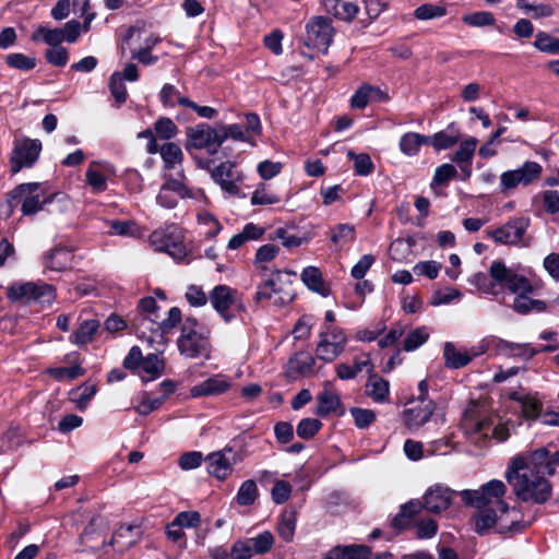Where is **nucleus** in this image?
<instances>
[{
	"mask_svg": "<svg viewBox=\"0 0 559 559\" xmlns=\"http://www.w3.org/2000/svg\"><path fill=\"white\" fill-rule=\"evenodd\" d=\"M182 320L181 310L178 307L169 309L167 318L158 320V336L160 343L165 342V336L169 334Z\"/></svg>",
	"mask_w": 559,
	"mask_h": 559,
	"instance_id": "79ce46f5",
	"label": "nucleus"
},
{
	"mask_svg": "<svg viewBox=\"0 0 559 559\" xmlns=\"http://www.w3.org/2000/svg\"><path fill=\"white\" fill-rule=\"evenodd\" d=\"M316 359L309 352L296 353L287 362L289 377H310L314 373Z\"/></svg>",
	"mask_w": 559,
	"mask_h": 559,
	"instance_id": "b1692460",
	"label": "nucleus"
},
{
	"mask_svg": "<svg viewBox=\"0 0 559 559\" xmlns=\"http://www.w3.org/2000/svg\"><path fill=\"white\" fill-rule=\"evenodd\" d=\"M484 350H459L451 342H447L443 347L444 365L450 369H460L468 365L473 358L483 354Z\"/></svg>",
	"mask_w": 559,
	"mask_h": 559,
	"instance_id": "412c9836",
	"label": "nucleus"
},
{
	"mask_svg": "<svg viewBox=\"0 0 559 559\" xmlns=\"http://www.w3.org/2000/svg\"><path fill=\"white\" fill-rule=\"evenodd\" d=\"M211 177L228 197H246L240 190V183L245 179L243 174L236 168L234 163H221L212 170Z\"/></svg>",
	"mask_w": 559,
	"mask_h": 559,
	"instance_id": "f8f14e48",
	"label": "nucleus"
},
{
	"mask_svg": "<svg viewBox=\"0 0 559 559\" xmlns=\"http://www.w3.org/2000/svg\"><path fill=\"white\" fill-rule=\"evenodd\" d=\"M295 275L296 273L292 271H274L271 278L258 285L253 297L254 302L257 305L267 302L275 307L292 302L295 298L292 277Z\"/></svg>",
	"mask_w": 559,
	"mask_h": 559,
	"instance_id": "7ed1b4c3",
	"label": "nucleus"
},
{
	"mask_svg": "<svg viewBox=\"0 0 559 559\" xmlns=\"http://www.w3.org/2000/svg\"><path fill=\"white\" fill-rule=\"evenodd\" d=\"M429 333L425 326L417 328L411 331L403 342V349L406 352H413L427 342Z\"/></svg>",
	"mask_w": 559,
	"mask_h": 559,
	"instance_id": "5fc2aeb1",
	"label": "nucleus"
},
{
	"mask_svg": "<svg viewBox=\"0 0 559 559\" xmlns=\"http://www.w3.org/2000/svg\"><path fill=\"white\" fill-rule=\"evenodd\" d=\"M160 316L134 314L130 319V325L136 335L148 343H160L158 336V320Z\"/></svg>",
	"mask_w": 559,
	"mask_h": 559,
	"instance_id": "6ab92c4d",
	"label": "nucleus"
},
{
	"mask_svg": "<svg viewBox=\"0 0 559 559\" xmlns=\"http://www.w3.org/2000/svg\"><path fill=\"white\" fill-rule=\"evenodd\" d=\"M41 142L37 139L22 138L13 143L10 155V173L16 175L23 168H31L39 158Z\"/></svg>",
	"mask_w": 559,
	"mask_h": 559,
	"instance_id": "6e6552de",
	"label": "nucleus"
},
{
	"mask_svg": "<svg viewBox=\"0 0 559 559\" xmlns=\"http://www.w3.org/2000/svg\"><path fill=\"white\" fill-rule=\"evenodd\" d=\"M154 130L156 135L163 140H170L178 133L177 126L167 117L158 118L154 123Z\"/></svg>",
	"mask_w": 559,
	"mask_h": 559,
	"instance_id": "0e129e2a",
	"label": "nucleus"
},
{
	"mask_svg": "<svg viewBox=\"0 0 559 559\" xmlns=\"http://www.w3.org/2000/svg\"><path fill=\"white\" fill-rule=\"evenodd\" d=\"M100 324L96 319L82 320L78 329L70 335V342L83 346L91 343Z\"/></svg>",
	"mask_w": 559,
	"mask_h": 559,
	"instance_id": "2f4dec72",
	"label": "nucleus"
},
{
	"mask_svg": "<svg viewBox=\"0 0 559 559\" xmlns=\"http://www.w3.org/2000/svg\"><path fill=\"white\" fill-rule=\"evenodd\" d=\"M477 139L469 136L464 141H461L459 148L455 151L451 160L459 164L472 163L473 156L477 147Z\"/></svg>",
	"mask_w": 559,
	"mask_h": 559,
	"instance_id": "ea45409f",
	"label": "nucleus"
},
{
	"mask_svg": "<svg viewBox=\"0 0 559 559\" xmlns=\"http://www.w3.org/2000/svg\"><path fill=\"white\" fill-rule=\"evenodd\" d=\"M347 157L354 162V171L357 176H368L374 169L370 156L366 153L356 154L354 151L348 150Z\"/></svg>",
	"mask_w": 559,
	"mask_h": 559,
	"instance_id": "c03bdc74",
	"label": "nucleus"
},
{
	"mask_svg": "<svg viewBox=\"0 0 559 559\" xmlns=\"http://www.w3.org/2000/svg\"><path fill=\"white\" fill-rule=\"evenodd\" d=\"M204 461L207 463L209 474L218 480H225L233 473L234 464L237 463L236 453L228 447L210 453Z\"/></svg>",
	"mask_w": 559,
	"mask_h": 559,
	"instance_id": "f3484780",
	"label": "nucleus"
},
{
	"mask_svg": "<svg viewBox=\"0 0 559 559\" xmlns=\"http://www.w3.org/2000/svg\"><path fill=\"white\" fill-rule=\"evenodd\" d=\"M528 226L530 219L527 217H514L501 227L486 230V235L502 245H516L522 240Z\"/></svg>",
	"mask_w": 559,
	"mask_h": 559,
	"instance_id": "2eb2a0df",
	"label": "nucleus"
},
{
	"mask_svg": "<svg viewBox=\"0 0 559 559\" xmlns=\"http://www.w3.org/2000/svg\"><path fill=\"white\" fill-rule=\"evenodd\" d=\"M329 234L331 242L337 249H342L346 245L353 242L356 238L355 226L348 223L331 227Z\"/></svg>",
	"mask_w": 559,
	"mask_h": 559,
	"instance_id": "72a5a7b5",
	"label": "nucleus"
},
{
	"mask_svg": "<svg viewBox=\"0 0 559 559\" xmlns=\"http://www.w3.org/2000/svg\"><path fill=\"white\" fill-rule=\"evenodd\" d=\"M532 293H525L523 295L515 296L513 300V310L519 314H528L531 312H545L547 310V304L539 299H533L530 297Z\"/></svg>",
	"mask_w": 559,
	"mask_h": 559,
	"instance_id": "473e14b6",
	"label": "nucleus"
},
{
	"mask_svg": "<svg viewBox=\"0 0 559 559\" xmlns=\"http://www.w3.org/2000/svg\"><path fill=\"white\" fill-rule=\"evenodd\" d=\"M489 274L498 285H506L516 296L534 292V286L527 277L514 273L502 261H493Z\"/></svg>",
	"mask_w": 559,
	"mask_h": 559,
	"instance_id": "9d476101",
	"label": "nucleus"
},
{
	"mask_svg": "<svg viewBox=\"0 0 559 559\" xmlns=\"http://www.w3.org/2000/svg\"><path fill=\"white\" fill-rule=\"evenodd\" d=\"M306 32L309 44L319 50H328L334 34V29L329 17H312L306 25Z\"/></svg>",
	"mask_w": 559,
	"mask_h": 559,
	"instance_id": "dca6fc26",
	"label": "nucleus"
},
{
	"mask_svg": "<svg viewBox=\"0 0 559 559\" xmlns=\"http://www.w3.org/2000/svg\"><path fill=\"white\" fill-rule=\"evenodd\" d=\"M427 135L417 132L404 133L399 143L401 152L407 156H416L421 145H428Z\"/></svg>",
	"mask_w": 559,
	"mask_h": 559,
	"instance_id": "f704fd0d",
	"label": "nucleus"
},
{
	"mask_svg": "<svg viewBox=\"0 0 559 559\" xmlns=\"http://www.w3.org/2000/svg\"><path fill=\"white\" fill-rule=\"evenodd\" d=\"M218 131H219L221 145L227 139H233L236 141H248L247 133L240 124L234 123V124H229V126H221L218 128Z\"/></svg>",
	"mask_w": 559,
	"mask_h": 559,
	"instance_id": "774afa93",
	"label": "nucleus"
},
{
	"mask_svg": "<svg viewBox=\"0 0 559 559\" xmlns=\"http://www.w3.org/2000/svg\"><path fill=\"white\" fill-rule=\"evenodd\" d=\"M180 355L189 359H210L212 353L211 331L194 317H187L177 338Z\"/></svg>",
	"mask_w": 559,
	"mask_h": 559,
	"instance_id": "f03ea898",
	"label": "nucleus"
},
{
	"mask_svg": "<svg viewBox=\"0 0 559 559\" xmlns=\"http://www.w3.org/2000/svg\"><path fill=\"white\" fill-rule=\"evenodd\" d=\"M5 62L9 67L21 71H29L36 67V59L34 57H28L20 52L8 55Z\"/></svg>",
	"mask_w": 559,
	"mask_h": 559,
	"instance_id": "052dcab7",
	"label": "nucleus"
},
{
	"mask_svg": "<svg viewBox=\"0 0 559 559\" xmlns=\"http://www.w3.org/2000/svg\"><path fill=\"white\" fill-rule=\"evenodd\" d=\"M507 492V486L502 480L492 479L484 484L479 489L472 490L465 489L460 492L462 500L465 504L474 508H484L495 506L501 507L503 497Z\"/></svg>",
	"mask_w": 559,
	"mask_h": 559,
	"instance_id": "0eeeda50",
	"label": "nucleus"
},
{
	"mask_svg": "<svg viewBox=\"0 0 559 559\" xmlns=\"http://www.w3.org/2000/svg\"><path fill=\"white\" fill-rule=\"evenodd\" d=\"M499 348L507 353L508 355L520 357L524 359H531L535 355L542 352H555L558 349V345L548 344L544 345L540 348L533 347L530 343H511L508 341H501L499 343Z\"/></svg>",
	"mask_w": 559,
	"mask_h": 559,
	"instance_id": "5701e85b",
	"label": "nucleus"
},
{
	"mask_svg": "<svg viewBox=\"0 0 559 559\" xmlns=\"http://www.w3.org/2000/svg\"><path fill=\"white\" fill-rule=\"evenodd\" d=\"M436 411V403L432 400H412L407 403L402 413L405 427L415 432L424 427Z\"/></svg>",
	"mask_w": 559,
	"mask_h": 559,
	"instance_id": "ddd939ff",
	"label": "nucleus"
},
{
	"mask_svg": "<svg viewBox=\"0 0 559 559\" xmlns=\"http://www.w3.org/2000/svg\"><path fill=\"white\" fill-rule=\"evenodd\" d=\"M142 535V530L136 524H122L114 533L111 545H115L119 550H126L135 545Z\"/></svg>",
	"mask_w": 559,
	"mask_h": 559,
	"instance_id": "bb28decb",
	"label": "nucleus"
},
{
	"mask_svg": "<svg viewBox=\"0 0 559 559\" xmlns=\"http://www.w3.org/2000/svg\"><path fill=\"white\" fill-rule=\"evenodd\" d=\"M253 554L263 555L269 552L274 544V537L271 532L264 531L255 537L247 539Z\"/></svg>",
	"mask_w": 559,
	"mask_h": 559,
	"instance_id": "3c124183",
	"label": "nucleus"
},
{
	"mask_svg": "<svg viewBox=\"0 0 559 559\" xmlns=\"http://www.w3.org/2000/svg\"><path fill=\"white\" fill-rule=\"evenodd\" d=\"M324 10L334 15L336 19L352 22L357 13L359 12V7L357 1L352 0H322Z\"/></svg>",
	"mask_w": 559,
	"mask_h": 559,
	"instance_id": "a878e982",
	"label": "nucleus"
},
{
	"mask_svg": "<svg viewBox=\"0 0 559 559\" xmlns=\"http://www.w3.org/2000/svg\"><path fill=\"white\" fill-rule=\"evenodd\" d=\"M349 412L354 418L355 426L359 429L368 428L376 420V413L371 409L352 407Z\"/></svg>",
	"mask_w": 559,
	"mask_h": 559,
	"instance_id": "338daca9",
	"label": "nucleus"
},
{
	"mask_svg": "<svg viewBox=\"0 0 559 559\" xmlns=\"http://www.w3.org/2000/svg\"><path fill=\"white\" fill-rule=\"evenodd\" d=\"M296 528V518L294 513H285L281 516L277 524V533L280 537L289 543L293 540Z\"/></svg>",
	"mask_w": 559,
	"mask_h": 559,
	"instance_id": "4d7b16f0",
	"label": "nucleus"
},
{
	"mask_svg": "<svg viewBox=\"0 0 559 559\" xmlns=\"http://www.w3.org/2000/svg\"><path fill=\"white\" fill-rule=\"evenodd\" d=\"M454 491L448 487L436 486L424 496V508L433 513L447 510L452 502Z\"/></svg>",
	"mask_w": 559,
	"mask_h": 559,
	"instance_id": "aec40b11",
	"label": "nucleus"
},
{
	"mask_svg": "<svg viewBox=\"0 0 559 559\" xmlns=\"http://www.w3.org/2000/svg\"><path fill=\"white\" fill-rule=\"evenodd\" d=\"M365 393L376 403H385L390 396V383L377 373H370L365 385Z\"/></svg>",
	"mask_w": 559,
	"mask_h": 559,
	"instance_id": "cd10ccee",
	"label": "nucleus"
},
{
	"mask_svg": "<svg viewBox=\"0 0 559 559\" xmlns=\"http://www.w3.org/2000/svg\"><path fill=\"white\" fill-rule=\"evenodd\" d=\"M447 9L443 5L440 4H432V3H424L419 5L415 12L414 15L418 20H431L436 17H441L445 15Z\"/></svg>",
	"mask_w": 559,
	"mask_h": 559,
	"instance_id": "680f3d73",
	"label": "nucleus"
},
{
	"mask_svg": "<svg viewBox=\"0 0 559 559\" xmlns=\"http://www.w3.org/2000/svg\"><path fill=\"white\" fill-rule=\"evenodd\" d=\"M543 166L533 160H526L521 167L507 170L500 176L501 192H508L519 186H530L540 178Z\"/></svg>",
	"mask_w": 559,
	"mask_h": 559,
	"instance_id": "1a4fd4ad",
	"label": "nucleus"
},
{
	"mask_svg": "<svg viewBox=\"0 0 559 559\" xmlns=\"http://www.w3.org/2000/svg\"><path fill=\"white\" fill-rule=\"evenodd\" d=\"M301 280L305 285L322 296L329 294V288L325 286L321 271L316 266H307L301 273Z\"/></svg>",
	"mask_w": 559,
	"mask_h": 559,
	"instance_id": "c9c22d12",
	"label": "nucleus"
},
{
	"mask_svg": "<svg viewBox=\"0 0 559 559\" xmlns=\"http://www.w3.org/2000/svg\"><path fill=\"white\" fill-rule=\"evenodd\" d=\"M230 385V381L226 377L216 374L192 386L190 389V395L192 397L219 395L228 391Z\"/></svg>",
	"mask_w": 559,
	"mask_h": 559,
	"instance_id": "4be33fe9",
	"label": "nucleus"
},
{
	"mask_svg": "<svg viewBox=\"0 0 559 559\" xmlns=\"http://www.w3.org/2000/svg\"><path fill=\"white\" fill-rule=\"evenodd\" d=\"M316 414L325 417L330 414H343L340 396L329 390L320 392L317 396Z\"/></svg>",
	"mask_w": 559,
	"mask_h": 559,
	"instance_id": "c85d7f7f",
	"label": "nucleus"
},
{
	"mask_svg": "<svg viewBox=\"0 0 559 559\" xmlns=\"http://www.w3.org/2000/svg\"><path fill=\"white\" fill-rule=\"evenodd\" d=\"M187 135V150L191 147L198 150L206 148L210 154H215L221 147L218 129L212 128L209 124L200 123L193 128H189Z\"/></svg>",
	"mask_w": 559,
	"mask_h": 559,
	"instance_id": "4468645a",
	"label": "nucleus"
},
{
	"mask_svg": "<svg viewBox=\"0 0 559 559\" xmlns=\"http://www.w3.org/2000/svg\"><path fill=\"white\" fill-rule=\"evenodd\" d=\"M198 222L200 225L207 228L205 231L206 238H214L222 230V225L218 219L207 211L198 214Z\"/></svg>",
	"mask_w": 559,
	"mask_h": 559,
	"instance_id": "69168bd1",
	"label": "nucleus"
},
{
	"mask_svg": "<svg viewBox=\"0 0 559 559\" xmlns=\"http://www.w3.org/2000/svg\"><path fill=\"white\" fill-rule=\"evenodd\" d=\"M74 254L70 249L55 247L44 257V264L55 272H63L73 267Z\"/></svg>",
	"mask_w": 559,
	"mask_h": 559,
	"instance_id": "393cba45",
	"label": "nucleus"
},
{
	"mask_svg": "<svg viewBox=\"0 0 559 559\" xmlns=\"http://www.w3.org/2000/svg\"><path fill=\"white\" fill-rule=\"evenodd\" d=\"M63 34L61 28H48L45 26H39L35 33L33 34V39L38 40L41 39L49 46L56 47L60 46L63 40Z\"/></svg>",
	"mask_w": 559,
	"mask_h": 559,
	"instance_id": "864d4df0",
	"label": "nucleus"
},
{
	"mask_svg": "<svg viewBox=\"0 0 559 559\" xmlns=\"http://www.w3.org/2000/svg\"><path fill=\"white\" fill-rule=\"evenodd\" d=\"M498 522H497V533L498 534H519L524 532L531 522H525L522 520L519 510L515 508H509L507 503H501V507L497 508Z\"/></svg>",
	"mask_w": 559,
	"mask_h": 559,
	"instance_id": "a211bd4d",
	"label": "nucleus"
},
{
	"mask_svg": "<svg viewBox=\"0 0 559 559\" xmlns=\"http://www.w3.org/2000/svg\"><path fill=\"white\" fill-rule=\"evenodd\" d=\"M210 302L225 323H230L247 311L242 295L225 284L214 286L209 293Z\"/></svg>",
	"mask_w": 559,
	"mask_h": 559,
	"instance_id": "39448f33",
	"label": "nucleus"
},
{
	"mask_svg": "<svg viewBox=\"0 0 559 559\" xmlns=\"http://www.w3.org/2000/svg\"><path fill=\"white\" fill-rule=\"evenodd\" d=\"M322 423L316 418L301 419L296 428L297 436L302 439H311L321 429Z\"/></svg>",
	"mask_w": 559,
	"mask_h": 559,
	"instance_id": "e2e57ef3",
	"label": "nucleus"
},
{
	"mask_svg": "<svg viewBox=\"0 0 559 559\" xmlns=\"http://www.w3.org/2000/svg\"><path fill=\"white\" fill-rule=\"evenodd\" d=\"M97 392V386L95 384H85L82 385L71 392L72 401L76 404V407L80 411H83L87 407L91 400Z\"/></svg>",
	"mask_w": 559,
	"mask_h": 559,
	"instance_id": "09e8293b",
	"label": "nucleus"
},
{
	"mask_svg": "<svg viewBox=\"0 0 559 559\" xmlns=\"http://www.w3.org/2000/svg\"><path fill=\"white\" fill-rule=\"evenodd\" d=\"M185 298L187 302L194 308L204 307L210 301L209 294H206L201 286L194 284L187 287Z\"/></svg>",
	"mask_w": 559,
	"mask_h": 559,
	"instance_id": "13d9d810",
	"label": "nucleus"
},
{
	"mask_svg": "<svg viewBox=\"0 0 559 559\" xmlns=\"http://www.w3.org/2000/svg\"><path fill=\"white\" fill-rule=\"evenodd\" d=\"M281 201V198L270 191L265 183H260L251 195L252 205H273Z\"/></svg>",
	"mask_w": 559,
	"mask_h": 559,
	"instance_id": "8fccbe9b",
	"label": "nucleus"
},
{
	"mask_svg": "<svg viewBox=\"0 0 559 559\" xmlns=\"http://www.w3.org/2000/svg\"><path fill=\"white\" fill-rule=\"evenodd\" d=\"M491 423L485 416L477 404L472 403L463 413L461 428L472 442L479 443L486 440L490 431Z\"/></svg>",
	"mask_w": 559,
	"mask_h": 559,
	"instance_id": "9b49d317",
	"label": "nucleus"
},
{
	"mask_svg": "<svg viewBox=\"0 0 559 559\" xmlns=\"http://www.w3.org/2000/svg\"><path fill=\"white\" fill-rule=\"evenodd\" d=\"M109 91L115 98V106L119 108L127 102L128 92L123 83V78L119 72H114L109 79Z\"/></svg>",
	"mask_w": 559,
	"mask_h": 559,
	"instance_id": "49530a36",
	"label": "nucleus"
},
{
	"mask_svg": "<svg viewBox=\"0 0 559 559\" xmlns=\"http://www.w3.org/2000/svg\"><path fill=\"white\" fill-rule=\"evenodd\" d=\"M98 163L92 162L85 173L86 183L91 187L93 193H102L107 189L106 176L97 169Z\"/></svg>",
	"mask_w": 559,
	"mask_h": 559,
	"instance_id": "58836bf2",
	"label": "nucleus"
},
{
	"mask_svg": "<svg viewBox=\"0 0 559 559\" xmlns=\"http://www.w3.org/2000/svg\"><path fill=\"white\" fill-rule=\"evenodd\" d=\"M462 21L472 27H484L493 25L496 19L491 12L477 11L463 15Z\"/></svg>",
	"mask_w": 559,
	"mask_h": 559,
	"instance_id": "6e6d98bb",
	"label": "nucleus"
},
{
	"mask_svg": "<svg viewBox=\"0 0 559 559\" xmlns=\"http://www.w3.org/2000/svg\"><path fill=\"white\" fill-rule=\"evenodd\" d=\"M35 283L14 284L8 288L7 296L11 301L31 302L32 293L36 290Z\"/></svg>",
	"mask_w": 559,
	"mask_h": 559,
	"instance_id": "a18cd8bd",
	"label": "nucleus"
},
{
	"mask_svg": "<svg viewBox=\"0 0 559 559\" xmlns=\"http://www.w3.org/2000/svg\"><path fill=\"white\" fill-rule=\"evenodd\" d=\"M160 156L166 169H171L180 165L183 159V153L180 146L174 142H167L160 147Z\"/></svg>",
	"mask_w": 559,
	"mask_h": 559,
	"instance_id": "a19ab883",
	"label": "nucleus"
},
{
	"mask_svg": "<svg viewBox=\"0 0 559 559\" xmlns=\"http://www.w3.org/2000/svg\"><path fill=\"white\" fill-rule=\"evenodd\" d=\"M148 241L156 251L170 252L171 248L176 247L173 234L166 229L154 230Z\"/></svg>",
	"mask_w": 559,
	"mask_h": 559,
	"instance_id": "37998d69",
	"label": "nucleus"
},
{
	"mask_svg": "<svg viewBox=\"0 0 559 559\" xmlns=\"http://www.w3.org/2000/svg\"><path fill=\"white\" fill-rule=\"evenodd\" d=\"M50 202L39 182H27L16 186L8 192L7 203L11 214L19 205L23 215H34L43 210L44 204Z\"/></svg>",
	"mask_w": 559,
	"mask_h": 559,
	"instance_id": "20e7f679",
	"label": "nucleus"
},
{
	"mask_svg": "<svg viewBox=\"0 0 559 559\" xmlns=\"http://www.w3.org/2000/svg\"><path fill=\"white\" fill-rule=\"evenodd\" d=\"M559 473V451L550 453L540 448L528 456L512 460L506 478L514 495L524 502L545 503L551 496V485L544 477Z\"/></svg>",
	"mask_w": 559,
	"mask_h": 559,
	"instance_id": "f257e3e1",
	"label": "nucleus"
},
{
	"mask_svg": "<svg viewBox=\"0 0 559 559\" xmlns=\"http://www.w3.org/2000/svg\"><path fill=\"white\" fill-rule=\"evenodd\" d=\"M479 512L473 518L474 530L478 535H486L491 528L497 533L498 513L492 507L479 508Z\"/></svg>",
	"mask_w": 559,
	"mask_h": 559,
	"instance_id": "c756f323",
	"label": "nucleus"
},
{
	"mask_svg": "<svg viewBox=\"0 0 559 559\" xmlns=\"http://www.w3.org/2000/svg\"><path fill=\"white\" fill-rule=\"evenodd\" d=\"M370 555L371 549L365 545L336 546L324 559H368Z\"/></svg>",
	"mask_w": 559,
	"mask_h": 559,
	"instance_id": "7c9ffc66",
	"label": "nucleus"
},
{
	"mask_svg": "<svg viewBox=\"0 0 559 559\" xmlns=\"http://www.w3.org/2000/svg\"><path fill=\"white\" fill-rule=\"evenodd\" d=\"M347 342V334L342 328L323 324L319 333L316 356L324 362H332L344 353Z\"/></svg>",
	"mask_w": 559,
	"mask_h": 559,
	"instance_id": "423d86ee",
	"label": "nucleus"
},
{
	"mask_svg": "<svg viewBox=\"0 0 559 559\" xmlns=\"http://www.w3.org/2000/svg\"><path fill=\"white\" fill-rule=\"evenodd\" d=\"M456 175L457 170L452 164H442L437 167L430 186L432 189H435L436 186H447Z\"/></svg>",
	"mask_w": 559,
	"mask_h": 559,
	"instance_id": "bf43d9fd",
	"label": "nucleus"
},
{
	"mask_svg": "<svg viewBox=\"0 0 559 559\" xmlns=\"http://www.w3.org/2000/svg\"><path fill=\"white\" fill-rule=\"evenodd\" d=\"M258 497L259 490L255 480L247 479L240 485L235 500L237 504L248 507L252 506Z\"/></svg>",
	"mask_w": 559,
	"mask_h": 559,
	"instance_id": "4c0bfd02",
	"label": "nucleus"
},
{
	"mask_svg": "<svg viewBox=\"0 0 559 559\" xmlns=\"http://www.w3.org/2000/svg\"><path fill=\"white\" fill-rule=\"evenodd\" d=\"M427 139L429 145H431L437 151H441L454 146L460 141V135L450 134L442 130L435 133L433 135H427Z\"/></svg>",
	"mask_w": 559,
	"mask_h": 559,
	"instance_id": "de8ad7c7",
	"label": "nucleus"
},
{
	"mask_svg": "<svg viewBox=\"0 0 559 559\" xmlns=\"http://www.w3.org/2000/svg\"><path fill=\"white\" fill-rule=\"evenodd\" d=\"M140 368L145 374H147V377L142 376V379L145 381H152L163 374L165 362L156 354H148L143 358Z\"/></svg>",
	"mask_w": 559,
	"mask_h": 559,
	"instance_id": "e433bc0d",
	"label": "nucleus"
},
{
	"mask_svg": "<svg viewBox=\"0 0 559 559\" xmlns=\"http://www.w3.org/2000/svg\"><path fill=\"white\" fill-rule=\"evenodd\" d=\"M373 93H380V88L369 84L360 86L352 96V107L355 109H364L371 100Z\"/></svg>",
	"mask_w": 559,
	"mask_h": 559,
	"instance_id": "603ef678",
	"label": "nucleus"
}]
</instances>
